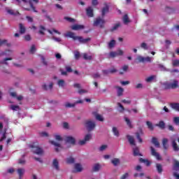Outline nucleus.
I'll list each match as a JSON object with an SVG mask.
<instances>
[{"label":"nucleus","mask_w":179,"mask_h":179,"mask_svg":"<svg viewBox=\"0 0 179 179\" xmlns=\"http://www.w3.org/2000/svg\"><path fill=\"white\" fill-rule=\"evenodd\" d=\"M83 29H85V26L80 24H74L71 26L72 30H82Z\"/></svg>","instance_id":"obj_14"},{"label":"nucleus","mask_w":179,"mask_h":179,"mask_svg":"<svg viewBox=\"0 0 179 179\" xmlns=\"http://www.w3.org/2000/svg\"><path fill=\"white\" fill-rule=\"evenodd\" d=\"M152 61H153V58L150 57H145L143 56L138 55L136 58V62H152Z\"/></svg>","instance_id":"obj_5"},{"label":"nucleus","mask_w":179,"mask_h":179,"mask_svg":"<svg viewBox=\"0 0 179 179\" xmlns=\"http://www.w3.org/2000/svg\"><path fill=\"white\" fill-rule=\"evenodd\" d=\"M13 52L12 50H6L5 52L1 53V55H8L10 56L12 55Z\"/></svg>","instance_id":"obj_44"},{"label":"nucleus","mask_w":179,"mask_h":179,"mask_svg":"<svg viewBox=\"0 0 179 179\" xmlns=\"http://www.w3.org/2000/svg\"><path fill=\"white\" fill-rule=\"evenodd\" d=\"M96 127V123H94V121L88 120L86 122V127L88 129V131H93Z\"/></svg>","instance_id":"obj_7"},{"label":"nucleus","mask_w":179,"mask_h":179,"mask_svg":"<svg viewBox=\"0 0 179 179\" xmlns=\"http://www.w3.org/2000/svg\"><path fill=\"white\" fill-rule=\"evenodd\" d=\"M127 139L130 143V145H135V139H134V137L131 136H127Z\"/></svg>","instance_id":"obj_27"},{"label":"nucleus","mask_w":179,"mask_h":179,"mask_svg":"<svg viewBox=\"0 0 179 179\" xmlns=\"http://www.w3.org/2000/svg\"><path fill=\"white\" fill-rule=\"evenodd\" d=\"M156 76H151L150 77H148L147 78H145V82H147L148 83H150V82H153Z\"/></svg>","instance_id":"obj_30"},{"label":"nucleus","mask_w":179,"mask_h":179,"mask_svg":"<svg viewBox=\"0 0 179 179\" xmlns=\"http://www.w3.org/2000/svg\"><path fill=\"white\" fill-rule=\"evenodd\" d=\"M64 19H65V20H67L68 22H70L71 23L75 22V19H73L71 17H65Z\"/></svg>","instance_id":"obj_54"},{"label":"nucleus","mask_w":179,"mask_h":179,"mask_svg":"<svg viewBox=\"0 0 179 179\" xmlns=\"http://www.w3.org/2000/svg\"><path fill=\"white\" fill-rule=\"evenodd\" d=\"M117 95L122 96V93H124V89L121 87H117Z\"/></svg>","instance_id":"obj_34"},{"label":"nucleus","mask_w":179,"mask_h":179,"mask_svg":"<svg viewBox=\"0 0 179 179\" xmlns=\"http://www.w3.org/2000/svg\"><path fill=\"white\" fill-rule=\"evenodd\" d=\"M44 31H45V28L43 26H41L40 30H39V34H44Z\"/></svg>","instance_id":"obj_53"},{"label":"nucleus","mask_w":179,"mask_h":179,"mask_svg":"<svg viewBox=\"0 0 179 179\" xmlns=\"http://www.w3.org/2000/svg\"><path fill=\"white\" fill-rule=\"evenodd\" d=\"M7 13H8L9 15H19V12L10 9H8Z\"/></svg>","instance_id":"obj_38"},{"label":"nucleus","mask_w":179,"mask_h":179,"mask_svg":"<svg viewBox=\"0 0 179 179\" xmlns=\"http://www.w3.org/2000/svg\"><path fill=\"white\" fill-rule=\"evenodd\" d=\"M8 41L6 40H2L0 39V47H2V45H6Z\"/></svg>","instance_id":"obj_51"},{"label":"nucleus","mask_w":179,"mask_h":179,"mask_svg":"<svg viewBox=\"0 0 179 179\" xmlns=\"http://www.w3.org/2000/svg\"><path fill=\"white\" fill-rule=\"evenodd\" d=\"M106 149H107V145H101L99 148L100 152H103V150H106Z\"/></svg>","instance_id":"obj_60"},{"label":"nucleus","mask_w":179,"mask_h":179,"mask_svg":"<svg viewBox=\"0 0 179 179\" xmlns=\"http://www.w3.org/2000/svg\"><path fill=\"white\" fill-rule=\"evenodd\" d=\"M173 122L176 124V125H179V117H174L173 118Z\"/></svg>","instance_id":"obj_63"},{"label":"nucleus","mask_w":179,"mask_h":179,"mask_svg":"<svg viewBox=\"0 0 179 179\" xmlns=\"http://www.w3.org/2000/svg\"><path fill=\"white\" fill-rule=\"evenodd\" d=\"M133 152L134 156H142V155H141V153L139 152V148H138L137 147L133 149Z\"/></svg>","instance_id":"obj_26"},{"label":"nucleus","mask_w":179,"mask_h":179,"mask_svg":"<svg viewBox=\"0 0 179 179\" xmlns=\"http://www.w3.org/2000/svg\"><path fill=\"white\" fill-rule=\"evenodd\" d=\"M123 22H124V24H128V23H129V18H128L127 15H125L123 17Z\"/></svg>","instance_id":"obj_39"},{"label":"nucleus","mask_w":179,"mask_h":179,"mask_svg":"<svg viewBox=\"0 0 179 179\" xmlns=\"http://www.w3.org/2000/svg\"><path fill=\"white\" fill-rule=\"evenodd\" d=\"M117 106L119 107V111H120V113H122V111H124V106H122V105H121L120 103H117Z\"/></svg>","instance_id":"obj_61"},{"label":"nucleus","mask_w":179,"mask_h":179,"mask_svg":"<svg viewBox=\"0 0 179 179\" xmlns=\"http://www.w3.org/2000/svg\"><path fill=\"white\" fill-rule=\"evenodd\" d=\"M29 147L32 148V152H34V153H36V155H43V149L38 147V145L37 143H34L33 144H31Z\"/></svg>","instance_id":"obj_4"},{"label":"nucleus","mask_w":179,"mask_h":179,"mask_svg":"<svg viewBox=\"0 0 179 179\" xmlns=\"http://www.w3.org/2000/svg\"><path fill=\"white\" fill-rule=\"evenodd\" d=\"M66 163L69 164H72V163H75V159H73L72 157H70L67 158Z\"/></svg>","instance_id":"obj_37"},{"label":"nucleus","mask_w":179,"mask_h":179,"mask_svg":"<svg viewBox=\"0 0 179 179\" xmlns=\"http://www.w3.org/2000/svg\"><path fill=\"white\" fill-rule=\"evenodd\" d=\"M10 96H11V97L17 98V100H18L20 101V100H23V96H22V95H20V96H17L16 95V92H10Z\"/></svg>","instance_id":"obj_17"},{"label":"nucleus","mask_w":179,"mask_h":179,"mask_svg":"<svg viewBox=\"0 0 179 179\" xmlns=\"http://www.w3.org/2000/svg\"><path fill=\"white\" fill-rule=\"evenodd\" d=\"M52 86H54V84L52 83H50L48 86L47 85L44 84L43 85V89H44V90H51V89H52Z\"/></svg>","instance_id":"obj_20"},{"label":"nucleus","mask_w":179,"mask_h":179,"mask_svg":"<svg viewBox=\"0 0 179 179\" xmlns=\"http://www.w3.org/2000/svg\"><path fill=\"white\" fill-rule=\"evenodd\" d=\"M55 138L56 139V141H58L59 142L63 141V138L61 137V136L58 134L55 135Z\"/></svg>","instance_id":"obj_49"},{"label":"nucleus","mask_w":179,"mask_h":179,"mask_svg":"<svg viewBox=\"0 0 179 179\" xmlns=\"http://www.w3.org/2000/svg\"><path fill=\"white\" fill-rule=\"evenodd\" d=\"M157 127H159V128H162V129L164 128L165 127L164 122L163 121L159 122V123L157 124Z\"/></svg>","instance_id":"obj_52"},{"label":"nucleus","mask_w":179,"mask_h":179,"mask_svg":"<svg viewBox=\"0 0 179 179\" xmlns=\"http://www.w3.org/2000/svg\"><path fill=\"white\" fill-rule=\"evenodd\" d=\"M83 58L84 59H92V56L91 55H88L86 53L83 54Z\"/></svg>","instance_id":"obj_56"},{"label":"nucleus","mask_w":179,"mask_h":179,"mask_svg":"<svg viewBox=\"0 0 179 179\" xmlns=\"http://www.w3.org/2000/svg\"><path fill=\"white\" fill-rule=\"evenodd\" d=\"M87 143V141L84 138L83 140H81L78 142V145L83 146V145H86Z\"/></svg>","instance_id":"obj_55"},{"label":"nucleus","mask_w":179,"mask_h":179,"mask_svg":"<svg viewBox=\"0 0 179 179\" xmlns=\"http://www.w3.org/2000/svg\"><path fill=\"white\" fill-rule=\"evenodd\" d=\"M3 128V125L2 124V123L0 122V142H2L3 139L6 138V131H2Z\"/></svg>","instance_id":"obj_8"},{"label":"nucleus","mask_w":179,"mask_h":179,"mask_svg":"<svg viewBox=\"0 0 179 179\" xmlns=\"http://www.w3.org/2000/svg\"><path fill=\"white\" fill-rule=\"evenodd\" d=\"M17 173L19 175L20 178H22L23 174H24V169H18Z\"/></svg>","instance_id":"obj_22"},{"label":"nucleus","mask_w":179,"mask_h":179,"mask_svg":"<svg viewBox=\"0 0 179 179\" xmlns=\"http://www.w3.org/2000/svg\"><path fill=\"white\" fill-rule=\"evenodd\" d=\"M141 48H143V50H148V44L146 43H142L141 45Z\"/></svg>","instance_id":"obj_57"},{"label":"nucleus","mask_w":179,"mask_h":179,"mask_svg":"<svg viewBox=\"0 0 179 179\" xmlns=\"http://www.w3.org/2000/svg\"><path fill=\"white\" fill-rule=\"evenodd\" d=\"M10 109L13 110V111H19V110H20V108L19 107V106L12 105L10 106Z\"/></svg>","instance_id":"obj_40"},{"label":"nucleus","mask_w":179,"mask_h":179,"mask_svg":"<svg viewBox=\"0 0 179 179\" xmlns=\"http://www.w3.org/2000/svg\"><path fill=\"white\" fill-rule=\"evenodd\" d=\"M75 171L76 173H80L83 170V167L80 164H76L74 165Z\"/></svg>","instance_id":"obj_13"},{"label":"nucleus","mask_w":179,"mask_h":179,"mask_svg":"<svg viewBox=\"0 0 179 179\" xmlns=\"http://www.w3.org/2000/svg\"><path fill=\"white\" fill-rule=\"evenodd\" d=\"M64 36L65 37H69L70 38H73V40H74V41H79V43H87V41H90V38H83L82 36H78L75 35V33L72 32V31H69L66 34H64Z\"/></svg>","instance_id":"obj_2"},{"label":"nucleus","mask_w":179,"mask_h":179,"mask_svg":"<svg viewBox=\"0 0 179 179\" xmlns=\"http://www.w3.org/2000/svg\"><path fill=\"white\" fill-rule=\"evenodd\" d=\"M48 33H50V34H51L52 36H54V33H55L56 34H61V32L55 29H53L51 30H48Z\"/></svg>","instance_id":"obj_28"},{"label":"nucleus","mask_w":179,"mask_h":179,"mask_svg":"<svg viewBox=\"0 0 179 179\" xmlns=\"http://www.w3.org/2000/svg\"><path fill=\"white\" fill-rule=\"evenodd\" d=\"M111 163L113 166H118V164H120V159L117 158H115L111 160Z\"/></svg>","instance_id":"obj_29"},{"label":"nucleus","mask_w":179,"mask_h":179,"mask_svg":"<svg viewBox=\"0 0 179 179\" xmlns=\"http://www.w3.org/2000/svg\"><path fill=\"white\" fill-rule=\"evenodd\" d=\"M157 170L158 173H162L163 171L162 165L160 164H157Z\"/></svg>","instance_id":"obj_45"},{"label":"nucleus","mask_w":179,"mask_h":179,"mask_svg":"<svg viewBox=\"0 0 179 179\" xmlns=\"http://www.w3.org/2000/svg\"><path fill=\"white\" fill-rule=\"evenodd\" d=\"M124 120L126 121L128 127L129 128H132V123L131 122V120L128 117H124Z\"/></svg>","instance_id":"obj_41"},{"label":"nucleus","mask_w":179,"mask_h":179,"mask_svg":"<svg viewBox=\"0 0 179 179\" xmlns=\"http://www.w3.org/2000/svg\"><path fill=\"white\" fill-rule=\"evenodd\" d=\"M120 26H121V24L120 23L115 24V26L113 27L112 30H117V29H118V27H120Z\"/></svg>","instance_id":"obj_64"},{"label":"nucleus","mask_w":179,"mask_h":179,"mask_svg":"<svg viewBox=\"0 0 179 179\" xmlns=\"http://www.w3.org/2000/svg\"><path fill=\"white\" fill-rule=\"evenodd\" d=\"M167 143H169V140L167 138H164L162 140V145L164 148L167 149L169 148V145Z\"/></svg>","instance_id":"obj_24"},{"label":"nucleus","mask_w":179,"mask_h":179,"mask_svg":"<svg viewBox=\"0 0 179 179\" xmlns=\"http://www.w3.org/2000/svg\"><path fill=\"white\" fill-rule=\"evenodd\" d=\"M114 45H115V41L114 40L108 43V48H113Z\"/></svg>","instance_id":"obj_42"},{"label":"nucleus","mask_w":179,"mask_h":179,"mask_svg":"<svg viewBox=\"0 0 179 179\" xmlns=\"http://www.w3.org/2000/svg\"><path fill=\"white\" fill-rule=\"evenodd\" d=\"M136 138L138 139L139 143H142L143 140L141 138V136H143V131H142V129H140L136 133Z\"/></svg>","instance_id":"obj_10"},{"label":"nucleus","mask_w":179,"mask_h":179,"mask_svg":"<svg viewBox=\"0 0 179 179\" xmlns=\"http://www.w3.org/2000/svg\"><path fill=\"white\" fill-rule=\"evenodd\" d=\"M75 106V103H71L69 102H67L65 103V107H66L67 108H71L72 107H73Z\"/></svg>","instance_id":"obj_47"},{"label":"nucleus","mask_w":179,"mask_h":179,"mask_svg":"<svg viewBox=\"0 0 179 179\" xmlns=\"http://www.w3.org/2000/svg\"><path fill=\"white\" fill-rule=\"evenodd\" d=\"M50 142L52 145H54V146H55L56 152H59L62 150V147L61 146V144H59V143H55V141H51Z\"/></svg>","instance_id":"obj_11"},{"label":"nucleus","mask_w":179,"mask_h":179,"mask_svg":"<svg viewBox=\"0 0 179 179\" xmlns=\"http://www.w3.org/2000/svg\"><path fill=\"white\" fill-rule=\"evenodd\" d=\"M164 89H177L178 87V80H172L170 83L166 82L162 85Z\"/></svg>","instance_id":"obj_3"},{"label":"nucleus","mask_w":179,"mask_h":179,"mask_svg":"<svg viewBox=\"0 0 179 179\" xmlns=\"http://www.w3.org/2000/svg\"><path fill=\"white\" fill-rule=\"evenodd\" d=\"M151 155L152 156H155V157H156L157 160L162 159V157H160V155H159V153L157 152H156V150H155V148H153V147H151Z\"/></svg>","instance_id":"obj_12"},{"label":"nucleus","mask_w":179,"mask_h":179,"mask_svg":"<svg viewBox=\"0 0 179 179\" xmlns=\"http://www.w3.org/2000/svg\"><path fill=\"white\" fill-rule=\"evenodd\" d=\"M52 164H53V167H55V169L56 170H59V162H58V160L57 159H55L53 160Z\"/></svg>","instance_id":"obj_21"},{"label":"nucleus","mask_w":179,"mask_h":179,"mask_svg":"<svg viewBox=\"0 0 179 179\" xmlns=\"http://www.w3.org/2000/svg\"><path fill=\"white\" fill-rule=\"evenodd\" d=\"M20 33L21 34H24L26 33V27L22 24H20Z\"/></svg>","instance_id":"obj_25"},{"label":"nucleus","mask_w":179,"mask_h":179,"mask_svg":"<svg viewBox=\"0 0 179 179\" xmlns=\"http://www.w3.org/2000/svg\"><path fill=\"white\" fill-rule=\"evenodd\" d=\"M113 132L115 136H120V131H118V129H117V127L113 128Z\"/></svg>","instance_id":"obj_36"},{"label":"nucleus","mask_w":179,"mask_h":179,"mask_svg":"<svg viewBox=\"0 0 179 179\" xmlns=\"http://www.w3.org/2000/svg\"><path fill=\"white\" fill-rule=\"evenodd\" d=\"M141 163H144V164L147 166H150V162H149L148 159H143V158L140 159Z\"/></svg>","instance_id":"obj_35"},{"label":"nucleus","mask_w":179,"mask_h":179,"mask_svg":"<svg viewBox=\"0 0 179 179\" xmlns=\"http://www.w3.org/2000/svg\"><path fill=\"white\" fill-rule=\"evenodd\" d=\"M93 115H94L96 120H97L98 121H101V122L104 121V117H103V116L101 115L98 114L96 112H94Z\"/></svg>","instance_id":"obj_15"},{"label":"nucleus","mask_w":179,"mask_h":179,"mask_svg":"<svg viewBox=\"0 0 179 179\" xmlns=\"http://www.w3.org/2000/svg\"><path fill=\"white\" fill-rule=\"evenodd\" d=\"M146 124L148 127V129H150V131H153V124H152V122H147Z\"/></svg>","instance_id":"obj_48"},{"label":"nucleus","mask_w":179,"mask_h":179,"mask_svg":"<svg viewBox=\"0 0 179 179\" xmlns=\"http://www.w3.org/2000/svg\"><path fill=\"white\" fill-rule=\"evenodd\" d=\"M104 23H106V22L103 20V18L98 17L94 22V26H96L97 27H103V26H104Z\"/></svg>","instance_id":"obj_6"},{"label":"nucleus","mask_w":179,"mask_h":179,"mask_svg":"<svg viewBox=\"0 0 179 179\" xmlns=\"http://www.w3.org/2000/svg\"><path fill=\"white\" fill-rule=\"evenodd\" d=\"M65 141L66 145H67L68 143H70L71 145H75V142H76V141L75 140V138L72 137V136H67L65 138Z\"/></svg>","instance_id":"obj_9"},{"label":"nucleus","mask_w":179,"mask_h":179,"mask_svg":"<svg viewBox=\"0 0 179 179\" xmlns=\"http://www.w3.org/2000/svg\"><path fill=\"white\" fill-rule=\"evenodd\" d=\"M115 57H117V52H110L109 53V57L110 58H114Z\"/></svg>","instance_id":"obj_50"},{"label":"nucleus","mask_w":179,"mask_h":179,"mask_svg":"<svg viewBox=\"0 0 179 179\" xmlns=\"http://www.w3.org/2000/svg\"><path fill=\"white\" fill-rule=\"evenodd\" d=\"M30 52H31V54H34V52H36V45H33L31 47Z\"/></svg>","instance_id":"obj_59"},{"label":"nucleus","mask_w":179,"mask_h":179,"mask_svg":"<svg viewBox=\"0 0 179 179\" xmlns=\"http://www.w3.org/2000/svg\"><path fill=\"white\" fill-rule=\"evenodd\" d=\"M57 85L59 87H64V86H65V81L64 80H59Z\"/></svg>","instance_id":"obj_32"},{"label":"nucleus","mask_w":179,"mask_h":179,"mask_svg":"<svg viewBox=\"0 0 179 179\" xmlns=\"http://www.w3.org/2000/svg\"><path fill=\"white\" fill-rule=\"evenodd\" d=\"M74 56L76 59H79V58L80 57V53H79V52L76 51L74 52Z\"/></svg>","instance_id":"obj_58"},{"label":"nucleus","mask_w":179,"mask_h":179,"mask_svg":"<svg viewBox=\"0 0 179 179\" xmlns=\"http://www.w3.org/2000/svg\"><path fill=\"white\" fill-rule=\"evenodd\" d=\"M79 94H85V93H87V90H78Z\"/></svg>","instance_id":"obj_62"},{"label":"nucleus","mask_w":179,"mask_h":179,"mask_svg":"<svg viewBox=\"0 0 179 179\" xmlns=\"http://www.w3.org/2000/svg\"><path fill=\"white\" fill-rule=\"evenodd\" d=\"M152 143H153V145H155V146L156 148H159L160 147V144L159 143V141H157V138L153 137L152 139Z\"/></svg>","instance_id":"obj_19"},{"label":"nucleus","mask_w":179,"mask_h":179,"mask_svg":"<svg viewBox=\"0 0 179 179\" xmlns=\"http://www.w3.org/2000/svg\"><path fill=\"white\" fill-rule=\"evenodd\" d=\"M101 169V166L99 164H96L93 166V171H99Z\"/></svg>","instance_id":"obj_31"},{"label":"nucleus","mask_w":179,"mask_h":179,"mask_svg":"<svg viewBox=\"0 0 179 179\" xmlns=\"http://www.w3.org/2000/svg\"><path fill=\"white\" fill-rule=\"evenodd\" d=\"M179 169V162L177 160H174L173 161V170H175V171H178Z\"/></svg>","instance_id":"obj_23"},{"label":"nucleus","mask_w":179,"mask_h":179,"mask_svg":"<svg viewBox=\"0 0 179 179\" xmlns=\"http://www.w3.org/2000/svg\"><path fill=\"white\" fill-rule=\"evenodd\" d=\"M84 139H85L87 142H89V141H90V139H92V134H88L85 135Z\"/></svg>","instance_id":"obj_43"},{"label":"nucleus","mask_w":179,"mask_h":179,"mask_svg":"<svg viewBox=\"0 0 179 179\" xmlns=\"http://www.w3.org/2000/svg\"><path fill=\"white\" fill-rule=\"evenodd\" d=\"M107 12H108V6L105 4V7L102 9V16H104Z\"/></svg>","instance_id":"obj_33"},{"label":"nucleus","mask_w":179,"mask_h":179,"mask_svg":"<svg viewBox=\"0 0 179 179\" xmlns=\"http://www.w3.org/2000/svg\"><path fill=\"white\" fill-rule=\"evenodd\" d=\"M87 15L89 17H93V8L92 7H88L86 9Z\"/></svg>","instance_id":"obj_16"},{"label":"nucleus","mask_w":179,"mask_h":179,"mask_svg":"<svg viewBox=\"0 0 179 179\" xmlns=\"http://www.w3.org/2000/svg\"><path fill=\"white\" fill-rule=\"evenodd\" d=\"M16 2L17 5H20V6H22L24 9H25V10H30V8H27V6H30L34 12H37L33 3L37 4L38 3V0H16Z\"/></svg>","instance_id":"obj_1"},{"label":"nucleus","mask_w":179,"mask_h":179,"mask_svg":"<svg viewBox=\"0 0 179 179\" xmlns=\"http://www.w3.org/2000/svg\"><path fill=\"white\" fill-rule=\"evenodd\" d=\"M171 107L176 111H179V103H171Z\"/></svg>","instance_id":"obj_18"},{"label":"nucleus","mask_w":179,"mask_h":179,"mask_svg":"<svg viewBox=\"0 0 179 179\" xmlns=\"http://www.w3.org/2000/svg\"><path fill=\"white\" fill-rule=\"evenodd\" d=\"M172 65L173 66H179V60L178 59L173 60Z\"/></svg>","instance_id":"obj_46"}]
</instances>
